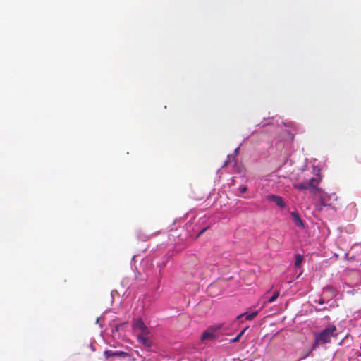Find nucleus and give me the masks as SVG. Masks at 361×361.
I'll list each match as a JSON object with an SVG mask.
<instances>
[{"instance_id":"f257e3e1","label":"nucleus","mask_w":361,"mask_h":361,"mask_svg":"<svg viewBox=\"0 0 361 361\" xmlns=\"http://www.w3.org/2000/svg\"><path fill=\"white\" fill-rule=\"evenodd\" d=\"M318 182H295L293 186L298 190L308 191L311 195L317 196L324 206L328 204L326 193L317 186Z\"/></svg>"},{"instance_id":"f03ea898","label":"nucleus","mask_w":361,"mask_h":361,"mask_svg":"<svg viewBox=\"0 0 361 361\" xmlns=\"http://www.w3.org/2000/svg\"><path fill=\"white\" fill-rule=\"evenodd\" d=\"M337 335V328L335 325H329L319 334H317V336L319 337L322 344L329 343L331 341V338H336Z\"/></svg>"},{"instance_id":"7ed1b4c3","label":"nucleus","mask_w":361,"mask_h":361,"mask_svg":"<svg viewBox=\"0 0 361 361\" xmlns=\"http://www.w3.org/2000/svg\"><path fill=\"white\" fill-rule=\"evenodd\" d=\"M223 324H218L213 326H209L201 336L202 341L212 340L215 338L214 333L222 327Z\"/></svg>"},{"instance_id":"20e7f679","label":"nucleus","mask_w":361,"mask_h":361,"mask_svg":"<svg viewBox=\"0 0 361 361\" xmlns=\"http://www.w3.org/2000/svg\"><path fill=\"white\" fill-rule=\"evenodd\" d=\"M104 355L106 360L114 357H118L120 358H126L130 357V355L128 353L123 351H112V350H105L104 352Z\"/></svg>"},{"instance_id":"39448f33","label":"nucleus","mask_w":361,"mask_h":361,"mask_svg":"<svg viewBox=\"0 0 361 361\" xmlns=\"http://www.w3.org/2000/svg\"><path fill=\"white\" fill-rule=\"evenodd\" d=\"M266 198L269 202L275 203L280 208H284L286 207V203L281 197L274 195H269Z\"/></svg>"},{"instance_id":"423d86ee","label":"nucleus","mask_w":361,"mask_h":361,"mask_svg":"<svg viewBox=\"0 0 361 361\" xmlns=\"http://www.w3.org/2000/svg\"><path fill=\"white\" fill-rule=\"evenodd\" d=\"M133 327L135 329H140L143 334H148L149 330L146 325L144 324L142 319L138 318L135 320V322L133 323Z\"/></svg>"},{"instance_id":"0eeeda50","label":"nucleus","mask_w":361,"mask_h":361,"mask_svg":"<svg viewBox=\"0 0 361 361\" xmlns=\"http://www.w3.org/2000/svg\"><path fill=\"white\" fill-rule=\"evenodd\" d=\"M137 341L140 343L142 344L147 348H150L152 344V341L149 338L145 337L142 335L137 336Z\"/></svg>"},{"instance_id":"6e6552de","label":"nucleus","mask_w":361,"mask_h":361,"mask_svg":"<svg viewBox=\"0 0 361 361\" xmlns=\"http://www.w3.org/2000/svg\"><path fill=\"white\" fill-rule=\"evenodd\" d=\"M290 214H291L296 226H298L300 228H303L304 223H303L302 220L301 219V218L300 217L298 213L293 212H291Z\"/></svg>"},{"instance_id":"1a4fd4ad","label":"nucleus","mask_w":361,"mask_h":361,"mask_svg":"<svg viewBox=\"0 0 361 361\" xmlns=\"http://www.w3.org/2000/svg\"><path fill=\"white\" fill-rule=\"evenodd\" d=\"M258 314V311H255L252 313H250V314H240L239 316H238L237 319H240L242 317H243L244 315H246V319L247 320H252Z\"/></svg>"},{"instance_id":"9d476101","label":"nucleus","mask_w":361,"mask_h":361,"mask_svg":"<svg viewBox=\"0 0 361 361\" xmlns=\"http://www.w3.org/2000/svg\"><path fill=\"white\" fill-rule=\"evenodd\" d=\"M248 329V326L244 328L238 334L236 337H235L234 338L231 339V343H235V342H237L240 340V338L242 337V336L244 334V333L245 332V331Z\"/></svg>"},{"instance_id":"9b49d317","label":"nucleus","mask_w":361,"mask_h":361,"mask_svg":"<svg viewBox=\"0 0 361 361\" xmlns=\"http://www.w3.org/2000/svg\"><path fill=\"white\" fill-rule=\"evenodd\" d=\"M279 296V291H276L274 293V295L268 299L267 302L269 303H272L278 298Z\"/></svg>"},{"instance_id":"f8f14e48","label":"nucleus","mask_w":361,"mask_h":361,"mask_svg":"<svg viewBox=\"0 0 361 361\" xmlns=\"http://www.w3.org/2000/svg\"><path fill=\"white\" fill-rule=\"evenodd\" d=\"M302 260H303V257L301 255H299V254L295 256V265L297 267L299 266L302 263Z\"/></svg>"},{"instance_id":"ddd939ff","label":"nucleus","mask_w":361,"mask_h":361,"mask_svg":"<svg viewBox=\"0 0 361 361\" xmlns=\"http://www.w3.org/2000/svg\"><path fill=\"white\" fill-rule=\"evenodd\" d=\"M319 343H321V341H320V339H319V337L317 336V334H315V336H314V343L312 344V350L316 349Z\"/></svg>"},{"instance_id":"4468645a","label":"nucleus","mask_w":361,"mask_h":361,"mask_svg":"<svg viewBox=\"0 0 361 361\" xmlns=\"http://www.w3.org/2000/svg\"><path fill=\"white\" fill-rule=\"evenodd\" d=\"M122 324H117L114 326V329L112 330V333H115V332H118L119 331V329H120V326H121Z\"/></svg>"},{"instance_id":"2eb2a0df","label":"nucleus","mask_w":361,"mask_h":361,"mask_svg":"<svg viewBox=\"0 0 361 361\" xmlns=\"http://www.w3.org/2000/svg\"><path fill=\"white\" fill-rule=\"evenodd\" d=\"M325 290H327V291H329L331 293H334V289L333 287L331 286H326L325 288H324Z\"/></svg>"},{"instance_id":"dca6fc26","label":"nucleus","mask_w":361,"mask_h":361,"mask_svg":"<svg viewBox=\"0 0 361 361\" xmlns=\"http://www.w3.org/2000/svg\"><path fill=\"white\" fill-rule=\"evenodd\" d=\"M329 198L330 199H333L334 200H337V196L336 195L335 193H332L330 196H329Z\"/></svg>"},{"instance_id":"f3484780","label":"nucleus","mask_w":361,"mask_h":361,"mask_svg":"<svg viewBox=\"0 0 361 361\" xmlns=\"http://www.w3.org/2000/svg\"><path fill=\"white\" fill-rule=\"evenodd\" d=\"M246 190H247V188L246 187L240 188V192L241 193L245 192Z\"/></svg>"},{"instance_id":"a211bd4d","label":"nucleus","mask_w":361,"mask_h":361,"mask_svg":"<svg viewBox=\"0 0 361 361\" xmlns=\"http://www.w3.org/2000/svg\"><path fill=\"white\" fill-rule=\"evenodd\" d=\"M207 228H205L204 229H202V231H200V233H198L197 236H200L201 235Z\"/></svg>"},{"instance_id":"6ab92c4d","label":"nucleus","mask_w":361,"mask_h":361,"mask_svg":"<svg viewBox=\"0 0 361 361\" xmlns=\"http://www.w3.org/2000/svg\"><path fill=\"white\" fill-rule=\"evenodd\" d=\"M318 302H319V304H320V305H323V304L324 303V299L320 298V299L318 300Z\"/></svg>"},{"instance_id":"aec40b11","label":"nucleus","mask_w":361,"mask_h":361,"mask_svg":"<svg viewBox=\"0 0 361 361\" xmlns=\"http://www.w3.org/2000/svg\"><path fill=\"white\" fill-rule=\"evenodd\" d=\"M310 353H311V351H310H310H308V352L305 354V356H303V357H302V359H304V358L307 357L310 354Z\"/></svg>"},{"instance_id":"412c9836","label":"nucleus","mask_w":361,"mask_h":361,"mask_svg":"<svg viewBox=\"0 0 361 361\" xmlns=\"http://www.w3.org/2000/svg\"><path fill=\"white\" fill-rule=\"evenodd\" d=\"M360 356L361 357V354L360 355Z\"/></svg>"}]
</instances>
